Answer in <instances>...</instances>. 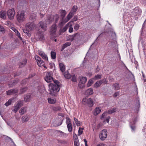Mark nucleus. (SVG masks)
Here are the masks:
<instances>
[{
    "mask_svg": "<svg viewBox=\"0 0 146 146\" xmlns=\"http://www.w3.org/2000/svg\"><path fill=\"white\" fill-rule=\"evenodd\" d=\"M113 88L115 90H118L120 88L119 84L116 83L113 85Z\"/></svg>",
    "mask_w": 146,
    "mask_h": 146,
    "instance_id": "obj_25",
    "label": "nucleus"
},
{
    "mask_svg": "<svg viewBox=\"0 0 146 146\" xmlns=\"http://www.w3.org/2000/svg\"><path fill=\"white\" fill-rule=\"evenodd\" d=\"M141 10L138 7H135L132 11V14L133 16H139L141 12Z\"/></svg>",
    "mask_w": 146,
    "mask_h": 146,
    "instance_id": "obj_10",
    "label": "nucleus"
},
{
    "mask_svg": "<svg viewBox=\"0 0 146 146\" xmlns=\"http://www.w3.org/2000/svg\"><path fill=\"white\" fill-rule=\"evenodd\" d=\"M36 37L42 41L44 40V34L42 33H37L36 35Z\"/></svg>",
    "mask_w": 146,
    "mask_h": 146,
    "instance_id": "obj_15",
    "label": "nucleus"
},
{
    "mask_svg": "<svg viewBox=\"0 0 146 146\" xmlns=\"http://www.w3.org/2000/svg\"><path fill=\"white\" fill-rule=\"evenodd\" d=\"M38 25L41 29L42 32H44L46 30V25L45 24L43 21L39 22Z\"/></svg>",
    "mask_w": 146,
    "mask_h": 146,
    "instance_id": "obj_7",
    "label": "nucleus"
},
{
    "mask_svg": "<svg viewBox=\"0 0 146 146\" xmlns=\"http://www.w3.org/2000/svg\"><path fill=\"white\" fill-rule=\"evenodd\" d=\"M74 120L77 126H80L81 125V122L77 119L74 117Z\"/></svg>",
    "mask_w": 146,
    "mask_h": 146,
    "instance_id": "obj_40",
    "label": "nucleus"
},
{
    "mask_svg": "<svg viewBox=\"0 0 146 146\" xmlns=\"http://www.w3.org/2000/svg\"><path fill=\"white\" fill-rule=\"evenodd\" d=\"M136 121V118H135L133 120V123H132L131 122L130 123V126L132 131H134L135 130V127L134 125H133V124H134Z\"/></svg>",
    "mask_w": 146,
    "mask_h": 146,
    "instance_id": "obj_14",
    "label": "nucleus"
},
{
    "mask_svg": "<svg viewBox=\"0 0 146 146\" xmlns=\"http://www.w3.org/2000/svg\"><path fill=\"white\" fill-rule=\"evenodd\" d=\"M66 124L71 123V120L70 119L69 117H66Z\"/></svg>",
    "mask_w": 146,
    "mask_h": 146,
    "instance_id": "obj_54",
    "label": "nucleus"
},
{
    "mask_svg": "<svg viewBox=\"0 0 146 146\" xmlns=\"http://www.w3.org/2000/svg\"><path fill=\"white\" fill-rule=\"evenodd\" d=\"M26 111V108L23 107L19 111V113L21 115H23L25 113Z\"/></svg>",
    "mask_w": 146,
    "mask_h": 146,
    "instance_id": "obj_32",
    "label": "nucleus"
},
{
    "mask_svg": "<svg viewBox=\"0 0 146 146\" xmlns=\"http://www.w3.org/2000/svg\"><path fill=\"white\" fill-rule=\"evenodd\" d=\"M0 17L4 19L6 18V13L4 11H2L0 12Z\"/></svg>",
    "mask_w": 146,
    "mask_h": 146,
    "instance_id": "obj_31",
    "label": "nucleus"
},
{
    "mask_svg": "<svg viewBox=\"0 0 146 146\" xmlns=\"http://www.w3.org/2000/svg\"><path fill=\"white\" fill-rule=\"evenodd\" d=\"M107 136V132L106 129H103L100 132L99 137L102 140H104Z\"/></svg>",
    "mask_w": 146,
    "mask_h": 146,
    "instance_id": "obj_5",
    "label": "nucleus"
},
{
    "mask_svg": "<svg viewBox=\"0 0 146 146\" xmlns=\"http://www.w3.org/2000/svg\"><path fill=\"white\" fill-rule=\"evenodd\" d=\"M102 78V75L101 74H97L94 76V78H93L94 80H95L98 79H101Z\"/></svg>",
    "mask_w": 146,
    "mask_h": 146,
    "instance_id": "obj_39",
    "label": "nucleus"
},
{
    "mask_svg": "<svg viewBox=\"0 0 146 146\" xmlns=\"http://www.w3.org/2000/svg\"><path fill=\"white\" fill-rule=\"evenodd\" d=\"M71 80L73 82H76L77 81V79L74 75L73 76H72Z\"/></svg>",
    "mask_w": 146,
    "mask_h": 146,
    "instance_id": "obj_56",
    "label": "nucleus"
},
{
    "mask_svg": "<svg viewBox=\"0 0 146 146\" xmlns=\"http://www.w3.org/2000/svg\"><path fill=\"white\" fill-rule=\"evenodd\" d=\"M0 31L3 33H4L5 32V30L3 27L2 26L0 25Z\"/></svg>",
    "mask_w": 146,
    "mask_h": 146,
    "instance_id": "obj_59",
    "label": "nucleus"
},
{
    "mask_svg": "<svg viewBox=\"0 0 146 146\" xmlns=\"http://www.w3.org/2000/svg\"><path fill=\"white\" fill-rule=\"evenodd\" d=\"M51 56L52 58L53 59H54L56 58V53L55 52L51 51Z\"/></svg>",
    "mask_w": 146,
    "mask_h": 146,
    "instance_id": "obj_41",
    "label": "nucleus"
},
{
    "mask_svg": "<svg viewBox=\"0 0 146 146\" xmlns=\"http://www.w3.org/2000/svg\"><path fill=\"white\" fill-rule=\"evenodd\" d=\"M36 17V13H33L31 14L30 19L32 21L35 20Z\"/></svg>",
    "mask_w": 146,
    "mask_h": 146,
    "instance_id": "obj_23",
    "label": "nucleus"
},
{
    "mask_svg": "<svg viewBox=\"0 0 146 146\" xmlns=\"http://www.w3.org/2000/svg\"><path fill=\"white\" fill-rule=\"evenodd\" d=\"M29 119L27 116H23L21 117L22 121L23 123L27 121Z\"/></svg>",
    "mask_w": 146,
    "mask_h": 146,
    "instance_id": "obj_34",
    "label": "nucleus"
},
{
    "mask_svg": "<svg viewBox=\"0 0 146 146\" xmlns=\"http://www.w3.org/2000/svg\"><path fill=\"white\" fill-rule=\"evenodd\" d=\"M74 146H79V144L78 142V140L76 138L74 139Z\"/></svg>",
    "mask_w": 146,
    "mask_h": 146,
    "instance_id": "obj_46",
    "label": "nucleus"
},
{
    "mask_svg": "<svg viewBox=\"0 0 146 146\" xmlns=\"http://www.w3.org/2000/svg\"><path fill=\"white\" fill-rule=\"evenodd\" d=\"M23 105L22 101H19L18 102L17 104L14 107V109L13 111L15 113H16L18 111L19 108Z\"/></svg>",
    "mask_w": 146,
    "mask_h": 146,
    "instance_id": "obj_9",
    "label": "nucleus"
},
{
    "mask_svg": "<svg viewBox=\"0 0 146 146\" xmlns=\"http://www.w3.org/2000/svg\"><path fill=\"white\" fill-rule=\"evenodd\" d=\"M119 95V92H115L113 94V96L115 97H117Z\"/></svg>",
    "mask_w": 146,
    "mask_h": 146,
    "instance_id": "obj_62",
    "label": "nucleus"
},
{
    "mask_svg": "<svg viewBox=\"0 0 146 146\" xmlns=\"http://www.w3.org/2000/svg\"><path fill=\"white\" fill-rule=\"evenodd\" d=\"M100 81H101V82H102V83H104V84H106L107 83L106 80L105 78L103 79L100 80Z\"/></svg>",
    "mask_w": 146,
    "mask_h": 146,
    "instance_id": "obj_57",
    "label": "nucleus"
},
{
    "mask_svg": "<svg viewBox=\"0 0 146 146\" xmlns=\"http://www.w3.org/2000/svg\"><path fill=\"white\" fill-rule=\"evenodd\" d=\"M11 29L16 33V35L18 36V37L20 38L21 40H22V38L20 36V33L14 27H12Z\"/></svg>",
    "mask_w": 146,
    "mask_h": 146,
    "instance_id": "obj_21",
    "label": "nucleus"
},
{
    "mask_svg": "<svg viewBox=\"0 0 146 146\" xmlns=\"http://www.w3.org/2000/svg\"><path fill=\"white\" fill-rule=\"evenodd\" d=\"M48 102L51 104H54L56 102L55 98H48Z\"/></svg>",
    "mask_w": 146,
    "mask_h": 146,
    "instance_id": "obj_20",
    "label": "nucleus"
},
{
    "mask_svg": "<svg viewBox=\"0 0 146 146\" xmlns=\"http://www.w3.org/2000/svg\"><path fill=\"white\" fill-rule=\"evenodd\" d=\"M37 64L39 66H41L44 65V63L42 60H41L39 62H37Z\"/></svg>",
    "mask_w": 146,
    "mask_h": 146,
    "instance_id": "obj_52",
    "label": "nucleus"
},
{
    "mask_svg": "<svg viewBox=\"0 0 146 146\" xmlns=\"http://www.w3.org/2000/svg\"><path fill=\"white\" fill-rule=\"evenodd\" d=\"M54 19L53 16L49 15L47 16V18L45 20V21L47 24H49L53 21Z\"/></svg>",
    "mask_w": 146,
    "mask_h": 146,
    "instance_id": "obj_11",
    "label": "nucleus"
},
{
    "mask_svg": "<svg viewBox=\"0 0 146 146\" xmlns=\"http://www.w3.org/2000/svg\"><path fill=\"white\" fill-rule=\"evenodd\" d=\"M78 9V7L77 6L74 5L72 7L71 11L70 12H72L73 13L76 12Z\"/></svg>",
    "mask_w": 146,
    "mask_h": 146,
    "instance_id": "obj_38",
    "label": "nucleus"
},
{
    "mask_svg": "<svg viewBox=\"0 0 146 146\" xmlns=\"http://www.w3.org/2000/svg\"><path fill=\"white\" fill-rule=\"evenodd\" d=\"M70 23H68L61 30L62 32H64L66 31L68 28V25H70Z\"/></svg>",
    "mask_w": 146,
    "mask_h": 146,
    "instance_id": "obj_45",
    "label": "nucleus"
},
{
    "mask_svg": "<svg viewBox=\"0 0 146 146\" xmlns=\"http://www.w3.org/2000/svg\"><path fill=\"white\" fill-rule=\"evenodd\" d=\"M27 90V88H22L20 89V94H22L25 92Z\"/></svg>",
    "mask_w": 146,
    "mask_h": 146,
    "instance_id": "obj_51",
    "label": "nucleus"
},
{
    "mask_svg": "<svg viewBox=\"0 0 146 146\" xmlns=\"http://www.w3.org/2000/svg\"><path fill=\"white\" fill-rule=\"evenodd\" d=\"M45 80L46 82L48 83L51 82L53 81V79L52 76L51 72H48L46 73L45 78Z\"/></svg>",
    "mask_w": 146,
    "mask_h": 146,
    "instance_id": "obj_6",
    "label": "nucleus"
},
{
    "mask_svg": "<svg viewBox=\"0 0 146 146\" xmlns=\"http://www.w3.org/2000/svg\"><path fill=\"white\" fill-rule=\"evenodd\" d=\"M66 21H65V19L64 21L63 20V19L59 23V25L60 27H62V26L64 24L66 23Z\"/></svg>",
    "mask_w": 146,
    "mask_h": 146,
    "instance_id": "obj_47",
    "label": "nucleus"
},
{
    "mask_svg": "<svg viewBox=\"0 0 146 146\" xmlns=\"http://www.w3.org/2000/svg\"><path fill=\"white\" fill-rule=\"evenodd\" d=\"M23 32L25 33L29 36H30L31 35V34L29 33V31L27 30H23Z\"/></svg>",
    "mask_w": 146,
    "mask_h": 146,
    "instance_id": "obj_50",
    "label": "nucleus"
},
{
    "mask_svg": "<svg viewBox=\"0 0 146 146\" xmlns=\"http://www.w3.org/2000/svg\"><path fill=\"white\" fill-rule=\"evenodd\" d=\"M59 12L61 16L62 17V19H63L67 13L64 10H60Z\"/></svg>",
    "mask_w": 146,
    "mask_h": 146,
    "instance_id": "obj_22",
    "label": "nucleus"
},
{
    "mask_svg": "<svg viewBox=\"0 0 146 146\" xmlns=\"http://www.w3.org/2000/svg\"><path fill=\"white\" fill-rule=\"evenodd\" d=\"M63 120L61 119H59L58 121H59V123H57V126H59L61 125L62 124Z\"/></svg>",
    "mask_w": 146,
    "mask_h": 146,
    "instance_id": "obj_58",
    "label": "nucleus"
},
{
    "mask_svg": "<svg viewBox=\"0 0 146 146\" xmlns=\"http://www.w3.org/2000/svg\"><path fill=\"white\" fill-rule=\"evenodd\" d=\"M101 108L100 107H97L94 110V114L96 115L99 114L101 112Z\"/></svg>",
    "mask_w": 146,
    "mask_h": 146,
    "instance_id": "obj_18",
    "label": "nucleus"
},
{
    "mask_svg": "<svg viewBox=\"0 0 146 146\" xmlns=\"http://www.w3.org/2000/svg\"><path fill=\"white\" fill-rule=\"evenodd\" d=\"M80 27V26L78 24H76L74 27V30L76 31H77L79 29Z\"/></svg>",
    "mask_w": 146,
    "mask_h": 146,
    "instance_id": "obj_55",
    "label": "nucleus"
},
{
    "mask_svg": "<svg viewBox=\"0 0 146 146\" xmlns=\"http://www.w3.org/2000/svg\"><path fill=\"white\" fill-rule=\"evenodd\" d=\"M59 17V15H58L56 14L54 16V18H56V22H57L58 20V18Z\"/></svg>",
    "mask_w": 146,
    "mask_h": 146,
    "instance_id": "obj_64",
    "label": "nucleus"
},
{
    "mask_svg": "<svg viewBox=\"0 0 146 146\" xmlns=\"http://www.w3.org/2000/svg\"><path fill=\"white\" fill-rule=\"evenodd\" d=\"M64 77L67 79H69L70 78L71 76L70 74L68 73V72H65L64 73Z\"/></svg>",
    "mask_w": 146,
    "mask_h": 146,
    "instance_id": "obj_43",
    "label": "nucleus"
},
{
    "mask_svg": "<svg viewBox=\"0 0 146 146\" xmlns=\"http://www.w3.org/2000/svg\"><path fill=\"white\" fill-rule=\"evenodd\" d=\"M82 102L84 104H86L90 107H92L94 105L93 100L91 98H84L82 100Z\"/></svg>",
    "mask_w": 146,
    "mask_h": 146,
    "instance_id": "obj_3",
    "label": "nucleus"
},
{
    "mask_svg": "<svg viewBox=\"0 0 146 146\" xmlns=\"http://www.w3.org/2000/svg\"><path fill=\"white\" fill-rule=\"evenodd\" d=\"M110 117L109 116H108L106 117V118L105 119V120H104V122L105 123L106 121L107 123H108L109 121V119Z\"/></svg>",
    "mask_w": 146,
    "mask_h": 146,
    "instance_id": "obj_61",
    "label": "nucleus"
},
{
    "mask_svg": "<svg viewBox=\"0 0 146 146\" xmlns=\"http://www.w3.org/2000/svg\"><path fill=\"white\" fill-rule=\"evenodd\" d=\"M38 53L45 60H48V58L47 55L43 52L39 50L38 51Z\"/></svg>",
    "mask_w": 146,
    "mask_h": 146,
    "instance_id": "obj_12",
    "label": "nucleus"
},
{
    "mask_svg": "<svg viewBox=\"0 0 146 146\" xmlns=\"http://www.w3.org/2000/svg\"><path fill=\"white\" fill-rule=\"evenodd\" d=\"M78 33L75 34L72 36H70V38L71 40H72L74 39V37L76 36L77 35H78Z\"/></svg>",
    "mask_w": 146,
    "mask_h": 146,
    "instance_id": "obj_60",
    "label": "nucleus"
},
{
    "mask_svg": "<svg viewBox=\"0 0 146 146\" xmlns=\"http://www.w3.org/2000/svg\"><path fill=\"white\" fill-rule=\"evenodd\" d=\"M24 100L26 102H29L30 100V96L29 95H26L24 98Z\"/></svg>",
    "mask_w": 146,
    "mask_h": 146,
    "instance_id": "obj_33",
    "label": "nucleus"
},
{
    "mask_svg": "<svg viewBox=\"0 0 146 146\" xmlns=\"http://www.w3.org/2000/svg\"><path fill=\"white\" fill-rule=\"evenodd\" d=\"M83 129L84 128L82 127H79L78 131V135H80L82 133Z\"/></svg>",
    "mask_w": 146,
    "mask_h": 146,
    "instance_id": "obj_49",
    "label": "nucleus"
},
{
    "mask_svg": "<svg viewBox=\"0 0 146 146\" xmlns=\"http://www.w3.org/2000/svg\"><path fill=\"white\" fill-rule=\"evenodd\" d=\"M13 99V98L9 99L8 101L5 104V105L6 106H8L9 105L11 104V103L12 102V100Z\"/></svg>",
    "mask_w": 146,
    "mask_h": 146,
    "instance_id": "obj_44",
    "label": "nucleus"
},
{
    "mask_svg": "<svg viewBox=\"0 0 146 146\" xmlns=\"http://www.w3.org/2000/svg\"><path fill=\"white\" fill-rule=\"evenodd\" d=\"M71 44V43L70 42H67L64 44L62 47V48L61 49V51H62L66 47H67L70 46Z\"/></svg>",
    "mask_w": 146,
    "mask_h": 146,
    "instance_id": "obj_29",
    "label": "nucleus"
},
{
    "mask_svg": "<svg viewBox=\"0 0 146 146\" xmlns=\"http://www.w3.org/2000/svg\"><path fill=\"white\" fill-rule=\"evenodd\" d=\"M77 20V17L76 16H75L73 19H72V21H72L73 22L74 21H76Z\"/></svg>",
    "mask_w": 146,
    "mask_h": 146,
    "instance_id": "obj_63",
    "label": "nucleus"
},
{
    "mask_svg": "<svg viewBox=\"0 0 146 146\" xmlns=\"http://www.w3.org/2000/svg\"><path fill=\"white\" fill-rule=\"evenodd\" d=\"M108 113L106 111L104 112L102 114L101 117V119L103 120V119L106 117V116L108 115Z\"/></svg>",
    "mask_w": 146,
    "mask_h": 146,
    "instance_id": "obj_42",
    "label": "nucleus"
},
{
    "mask_svg": "<svg viewBox=\"0 0 146 146\" xmlns=\"http://www.w3.org/2000/svg\"><path fill=\"white\" fill-rule=\"evenodd\" d=\"M57 27L55 24L53 25L50 27V31L51 34H53L55 33Z\"/></svg>",
    "mask_w": 146,
    "mask_h": 146,
    "instance_id": "obj_13",
    "label": "nucleus"
},
{
    "mask_svg": "<svg viewBox=\"0 0 146 146\" xmlns=\"http://www.w3.org/2000/svg\"><path fill=\"white\" fill-rule=\"evenodd\" d=\"M67 124V127L68 128V130L69 132H71L72 130V125L71 123Z\"/></svg>",
    "mask_w": 146,
    "mask_h": 146,
    "instance_id": "obj_35",
    "label": "nucleus"
},
{
    "mask_svg": "<svg viewBox=\"0 0 146 146\" xmlns=\"http://www.w3.org/2000/svg\"><path fill=\"white\" fill-rule=\"evenodd\" d=\"M59 67L60 70L62 72H64L65 70V67L64 64L62 63H60L59 64Z\"/></svg>",
    "mask_w": 146,
    "mask_h": 146,
    "instance_id": "obj_27",
    "label": "nucleus"
},
{
    "mask_svg": "<svg viewBox=\"0 0 146 146\" xmlns=\"http://www.w3.org/2000/svg\"><path fill=\"white\" fill-rule=\"evenodd\" d=\"M80 82L83 83H85L87 81V78L86 77H84V76H81L80 77Z\"/></svg>",
    "mask_w": 146,
    "mask_h": 146,
    "instance_id": "obj_26",
    "label": "nucleus"
},
{
    "mask_svg": "<svg viewBox=\"0 0 146 146\" xmlns=\"http://www.w3.org/2000/svg\"><path fill=\"white\" fill-rule=\"evenodd\" d=\"M17 19L19 22H22L25 20V11H21L17 13Z\"/></svg>",
    "mask_w": 146,
    "mask_h": 146,
    "instance_id": "obj_2",
    "label": "nucleus"
},
{
    "mask_svg": "<svg viewBox=\"0 0 146 146\" xmlns=\"http://www.w3.org/2000/svg\"><path fill=\"white\" fill-rule=\"evenodd\" d=\"M48 86L50 94L52 96H55L60 90L59 86L58 84H50Z\"/></svg>",
    "mask_w": 146,
    "mask_h": 146,
    "instance_id": "obj_1",
    "label": "nucleus"
},
{
    "mask_svg": "<svg viewBox=\"0 0 146 146\" xmlns=\"http://www.w3.org/2000/svg\"><path fill=\"white\" fill-rule=\"evenodd\" d=\"M116 110L115 108H113L109 110L108 112V113L110 114L116 112Z\"/></svg>",
    "mask_w": 146,
    "mask_h": 146,
    "instance_id": "obj_37",
    "label": "nucleus"
},
{
    "mask_svg": "<svg viewBox=\"0 0 146 146\" xmlns=\"http://www.w3.org/2000/svg\"><path fill=\"white\" fill-rule=\"evenodd\" d=\"M68 23H70V25H68V28H69V32L70 33H72L73 31L72 26L74 23L72 21H70Z\"/></svg>",
    "mask_w": 146,
    "mask_h": 146,
    "instance_id": "obj_19",
    "label": "nucleus"
},
{
    "mask_svg": "<svg viewBox=\"0 0 146 146\" xmlns=\"http://www.w3.org/2000/svg\"><path fill=\"white\" fill-rule=\"evenodd\" d=\"M26 28L30 31L33 30L35 27V25L33 22H29L25 25Z\"/></svg>",
    "mask_w": 146,
    "mask_h": 146,
    "instance_id": "obj_8",
    "label": "nucleus"
},
{
    "mask_svg": "<svg viewBox=\"0 0 146 146\" xmlns=\"http://www.w3.org/2000/svg\"><path fill=\"white\" fill-rule=\"evenodd\" d=\"M15 14V11L14 9H9L7 11V14L9 18L10 19H14Z\"/></svg>",
    "mask_w": 146,
    "mask_h": 146,
    "instance_id": "obj_4",
    "label": "nucleus"
},
{
    "mask_svg": "<svg viewBox=\"0 0 146 146\" xmlns=\"http://www.w3.org/2000/svg\"><path fill=\"white\" fill-rule=\"evenodd\" d=\"M74 15V13L72 12H70L65 19L66 22H67L68 21L72 18Z\"/></svg>",
    "mask_w": 146,
    "mask_h": 146,
    "instance_id": "obj_17",
    "label": "nucleus"
},
{
    "mask_svg": "<svg viewBox=\"0 0 146 146\" xmlns=\"http://www.w3.org/2000/svg\"><path fill=\"white\" fill-rule=\"evenodd\" d=\"M94 80V79H93V78L90 79L89 81H88V82L87 84V86L88 87H90V86L94 82L93 80Z\"/></svg>",
    "mask_w": 146,
    "mask_h": 146,
    "instance_id": "obj_36",
    "label": "nucleus"
},
{
    "mask_svg": "<svg viewBox=\"0 0 146 146\" xmlns=\"http://www.w3.org/2000/svg\"><path fill=\"white\" fill-rule=\"evenodd\" d=\"M27 62V60L25 59L21 62L19 64V66L20 67H22L24 66L26 64Z\"/></svg>",
    "mask_w": 146,
    "mask_h": 146,
    "instance_id": "obj_24",
    "label": "nucleus"
},
{
    "mask_svg": "<svg viewBox=\"0 0 146 146\" xmlns=\"http://www.w3.org/2000/svg\"><path fill=\"white\" fill-rule=\"evenodd\" d=\"M35 58L36 60L37 61V63L38 62H39L41 61V59L37 55H35Z\"/></svg>",
    "mask_w": 146,
    "mask_h": 146,
    "instance_id": "obj_53",
    "label": "nucleus"
},
{
    "mask_svg": "<svg viewBox=\"0 0 146 146\" xmlns=\"http://www.w3.org/2000/svg\"><path fill=\"white\" fill-rule=\"evenodd\" d=\"M102 84V82L100 80L96 82L94 84V87L96 88H98Z\"/></svg>",
    "mask_w": 146,
    "mask_h": 146,
    "instance_id": "obj_28",
    "label": "nucleus"
},
{
    "mask_svg": "<svg viewBox=\"0 0 146 146\" xmlns=\"http://www.w3.org/2000/svg\"><path fill=\"white\" fill-rule=\"evenodd\" d=\"M86 94L90 95L92 94L93 93V89L92 88H90L88 89L86 91Z\"/></svg>",
    "mask_w": 146,
    "mask_h": 146,
    "instance_id": "obj_30",
    "label": "nucleus"
},
{
    "mask_svg": "<svg viewBox=\"0 0 146 146\" xmlns=\"http://www.w3.org/2000/svg\"><path fill=\"white\" fill-rule=\"evenodd\" d=\"M18 91V90L16 89H13L7 91L6 92L7 95H10L17 92Z\"/></svg>",
    "mask_w": 146,
    "mask_h": 146,
    "instance_id": "obj_16",
    "label": "nucleus"
},
{
    "mask_svg": "<svg viewBox=\"0 0 146 146\" xmlns=\"http://www.w3.org/2000/svg\"><path fill=\"white\" fill-rule=\"evenodd\" d=\"M84 83H83L80 82H79L78 86L80 88H82L84 87Z\"/></svg>",
    "mask_w": 146,
    "mask_h": 146,
    "instance_id": "obj_48",
    "label": "nucleus"
}]
</instances>
